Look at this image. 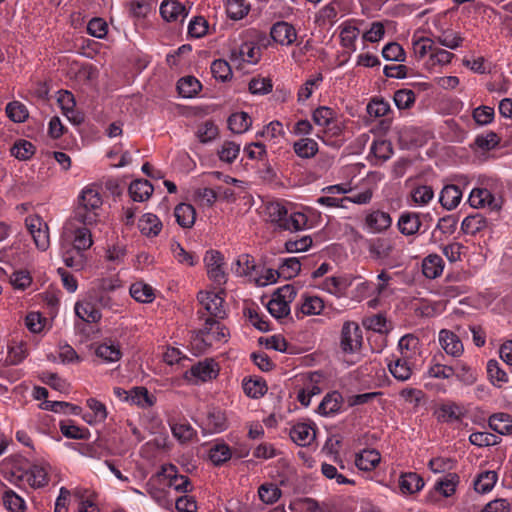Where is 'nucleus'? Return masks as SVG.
Returning a JSON list of instances; mask_svg holds the SVG:
<instances>
[{
    "label": "nucleus",
    "instance_id": "f704fd0d",
    "mask_svg": "<svg viewBox=\"0 0 512 512\" xmlns=\"http://www.w3.org/2000/svg\"><path fill=\"white\" fill-rule=\"evenodd\" d=\"M139 229L143 235L157 236L161 229L162 223L160 219L152 213H146L139 219Z\"/></svg>",
    "mask_w": 512,
    "mask_h": 512
},
{
    "label": "nucleus",
    "instance_id": "aec40b11",
    "mask_svg": "<svg viewBox=\"0 0 512 512\" xmlns=\"http://www.w3.org/2000/svg\"><path fill=\"white\" fill-rule=\"evenodd\" d=\"M395 249V243L390 238H375L368 246L369 254L376 260L388 259Z\"/></svg>",
    "mask_w": 512,
    "mask_h": 512
},
{
    "label": "nucleus",
    "instance_id": "7c9ffc66",
    "mask_svg": "<svg viewBox=\"0 0 512 512\" xmlns=\"http://www.w3.org/2000/svg\"><path fill=\"white\" fill-rule=\"evenodd\" d=\"M424 487L423 479L414 472L404 473L399 479V488L403 494L419 492Z\"/></svg>",
    "mask_w": 512,
    "mask_h": 512
},
{
    "label": "nucleus",
    "instance_id": "cd10ccee",
    "mask_svg": "<svg viewBox=\"0 0 512 512\" xmlns=\"http://www.w3.org/2000/svg\"><path fill=\"white\" fill-rule=\"evenodd\" d=\"M462 199V191L457 185H446L441 193L439 201L441 205L447 209L452 210L458 206Z\"/></svg>",
    "mask_w": 512,
    "mask_h": 512
},
{
    "label": "nucleus",
    "instance_id": "7ed1b4c3",
    "mask_svg": "<svg viewBox=\"0 0 512 512\" xmlns=\"http://www.w3.org/2000/svg\"><path fill=\"white\" fill-rule=\"evenodd\" d=\"M50 470L51 467L48 463H34L21 473H19V470L11 472L9 480L15 485H19L26 480L32 488L39 489L48 485Z\"/></svg>",
    "mask_w": 512,
    "mask_h": 512
},
{
    "label": "nucleus",
    "instance_id": "09e8293b",
    "mask_svg": "<svg viewBox=\"0 0 512 512\" xmlns=\"http://www.w3.org/2000/svg\"><path fill=\"white\" fill-rule=\"evenodd\" d=\"M35 146L27 140H18L11 147V155L21 161L29 160L35 154Z\"/></svg>",
    "mask_w": 512,
    "mask_h": 512
},
{
    "label": "nucleus",
    "instance_id": "423d86ee",
    "mask_svg": "<svg viewBox=\"0 0 512 512\" xmlns=\"http://www.w3.org/2000/svg\"><path fill=\"white\" fill-rule=\"evenodd\" d=\"M88 225L82 227H72L71 224L64 228V239L72 244V248L80 251L89 249L93 244V239Z\"/></svg>",
    "mask_w": 512,
    "mask_h": 512
},
{
    "label": "nucleus",
    "instance_id": "a878e982",
    "mask_svg": "<svg viewBox=\"0 0 512 512\" xmlns=\"http://www.w3.org/2000/svg\"><path fill=\"white\" fill-rule=\"evenodd\" d=\"M165 476L169 479V485L179 492H188L191 489V483L187 476L179 475L177 467L170 464L163 468Z\"/></svg>",
    "mask_w": 512,
    "mask_h": 512
},
{
    "label": "nucleus",
    "instance_id": "49530a36",
    "mask_svg": "<svg viewBox=\"0 0 512 512\" xmlns=\"http://www.w3.org/2000/svg\"><path fill=\"white\" fill-rule=\"evenodd\" d=\"M497 479L498 477L495 471H484L480 473L475 479L474 488L478 493H488L495 486Z\"/></svg>",
    "mask_w": 512,
    "mask_h": 512
},
{
    "label": "nucleus",
    "instance_id": "0eeeda50",
    "mask_svg": "<svg viewBox=\"0 0 512 512\" xmlns=\"http://www.w3.org/2000/svg\"><path fill=\"white\" fill-rule=\"evenodd\" d=\"M200 304L212 316L211 318L223 319L226 315L223 303V291H200L197 296Z\"/></svg>",
    "mask_w": 512,
    "mask_h": 512
},
{
    "label": "nucleus",
    "instance_id": "37998d69",
    "mask_svg": "<svg viewBox=\"0 0 512 512\" xmlns=\"http://www.w3.org/2000/svg\"><path fill=\"white\" fill-rule=\"evenodd\" d=\"M459 483V476L456 473H448L435 483V490L444 497L452 496Z\"/></svg>",
    "mask_w": 512,
    "mask_h": 512
},
{
    "label": "nucleus",
    "instance_id": "473e14b6",
    "mask_svg": "<svg viewBox=\"0 0 512 512\" xmlns=\"http://www.w3.org/2000/svg\"><path fill=\"white\" fill-rule=\"evenodd\" d=\"M370 153L375 159L374 164H381L391 158L393 154L392 143L384 139L375 140L370 147Z\"/></svg>",
    "mask_w": 512,
    "mask_h": 512
},
{
    "label": "nucleus",
    "instance_id": "f8f14e48",
    "mask_svg": "<svg viewBox=\"0 0 512 512\" xmlns=\"http://www.w3.org/2000/svg\"><path fill=\"white\" fill-rule=\"evenodd\" d=\"M189 10L177 0H165L160 5V14L167 22H183Z\"/></svg>",
    "mask_w": 512,
    "mask_h": 512
},
{
    "label": "nucleus",
    "instance_id": "338daca9",
    "mask_svg": "<svg viewBox=\"0 0 512 512\" xmlns=\"http://www.w3.org/2000/svg\"><path fill=\"white\" fill-rule=\"evenodd\" d=\"M267 309L269 313L277 318H285L290 313V306L288 303L285 302V300H280L279 298L272 297V299L267 304Z\"/></svg>",
    "mask_w": 512,
    "mask_h": 512
},
{
    "label": "nucleus",
    "instance_id": "de8ad7c7",
    "mask_svg": "<svg viewBox=\"0 0 512 512\" xmlns=\"http://www.w3.org/2000/svg\"><path fill=\"white\" fill-rule=\"evenodd\" d=\"M343 11L340 0H332L330 3L321 8L318 13V19L331 24L335 23L339 14Z\"/></svg>",
    "mask_w": 512,
    "mask_h": 512
},
{
    "label": "nucleus",
    "instance_id": "8fccbe9b",
    "mask_svg": "<svg viewBox=\"0 0 512 512\" xmlns=\"http://www.w3.org/2000/svg\"><path fill=\"white\" fill-rule=\"evenodd\" d=\"M179 94L184 98L195 96L201 89V83L193 76L181 78L177 83Z\"/></svg>",
    "mask_w": 512,
    "mask_h": 512
},
{
    "label": "nucleus",
    "instance_id": "393cba45",
    "mask_svg": "<svg viewBox=\"0 0 512 512\" xmlns=\"http://www.w3.org/2000/svg\"><path fill=\"white\" fill-rule=\"evenodd\" d=\"M341 45L352 51L356 50V40L359 35V29L354 25V20H347L340 25Z\"/></svg>",
    "mask_w": 512,
    "mask_h": 512
},
{
    "label": "nucleus",
    "instance_id": "f257e3e1",
    "mask_svg": "<svg viewBox=\"0 0 512 512\" xmlns=\"http://www.w3.org/2000/svg\"><path fill=\"white\" fill-rule=\"evenodd\" d=\"M103 200L100 187L95 184L85 186L78 196L75 219L83 225H93L99 220Z\"/></svg>",
    "mask_w": 512,
    "mask_h": 512
},
{
    "label": "nucleus",
    "instance_id": "ddd939ff",
    "mask_svg": "<svg viewBox=\"0 0 512 512\" xmlns=\"http://www.w3.org/2000/svg\"><path fill=\"white\" fill-rule=\"evenodd\" d=\"M439 343L446 354L460 357L464 352L463 343L453 331L442 329L439 332Z\"/></svg>",
    "mask_w": 512,
    "mask_h": 512
},
{
    "label": "nucleus",
    "instance_id": "f03ea898",
    "mask_svg": "<svg viewBox=\"0 0 512 512\" xmlns=\"http://www.w3.org/2000/svg\"><path fill=\"white\" fill-rule=\"evenodd\" d=\"M268 220L278 228L288 231H299L306 227L307 216L300 212L288 214L285 206L279 202H271L266 205Z\"/></svg>",
    "mask_w": 512,
    "mask_h": 512
},
{
    "label": "nucleus",
    "instance_id": "6ab92c4d",
    "mask_svg": "<svg viewBox=\"0 0 512 512\" xmlns=\"http://www.w3.org/2000/svg\"><path fill=\"white\" fill-rule=\"evenodd\" d=\"M271 38L281 45H291L297 37L295 28L287 22L275 23L270 31Z\"/></svg>",
    "mask_w": 512,
    "mask_h": 512
},
{
    "label": "nucleus",
    "instance_id": "603ef678",
    "mask_svg": "<svg viewBox=\"0 0 512 512\" xmlns=\"http://www.w3.org/2000/svg\"><path fill=\"white\" fill-rule=\"evenodd\" d=\"M487 375L493 385L501 387L508 382L507 373L500 367L497 360L491 359L487 362Z\"/></svg>",
    "mask_w": 512,
    "mask_h": 512
},
{
    "label": "nucleus",
    "instance_id": "3c124183",
    "mask_svg": "<svg viewBox=\"0 0 512 512\" xmlns=\"http://www.w3.org/2000/svg\"><path fill=\"white\" fill-rule=\"evenodd\" d=\"M250 10V5L246 0H226V12L230 19L240 20L244 18Z\"/></svg>",
    "mask_w": 512,
    "mask_h": 512
},
{
    "label": "nucleus",
    "instance_id": "6e6552de",
    "mask_svg": "<svg viewBox=\"0 0 512 512\" xmlns=\"http://www.w3.org/2000/svg\"><path fill=\"white\" fill-rule=\"evenodd\" d=\"M219 368L212 359H206L193 365L189 371L185 373V378L197 383L207 382L218 376Z\"/></svg>",
    "mask_w": 512,
    "mask_h": 512
},
{
    "label": "nucleus",
    "instance_id": "72a5a7b5",
    "mask_svg": "<svg viewBox=\"0 0 512 512\" xmlns=\"http://www.w3.org/2000/svg\"><path fill=\"white\" fill-rule=\"evenodd\" d=\"M342 396L339 392L328 393L318 406L321 415L328 416L338 412L342 406Z\"/></svg>",
    "mask_w": 512,
    "mask_h": 512
},
{
    "label": "nucleus",
    "instance_id": "0e129e2a",
    "mask_svg": "<svg viewBox=\"0 0 512 512\" xmlns=\"http://www.w3.org/2000/svg\"><path fill=\"white\" fill-rule=\"evenodd\" d=\"M191 346L197 353H204L209 347L212 346L211 332L206 331L204 328L203 330L196 333L191 338Z\"/></svg>",
    "mask_w": 512,
    "mask_h": 512
},
{
    "label": "nucleus",
    "instance_id": "b1692460",
    "mask_svg": "<svg viewBox=\"0 0 512 512\" xmlns=\"http://www.w3.org/2000/svg\"><path fill=\"white\" fill-rule=\"evenodd\" d=\"M169 425L172 435L181 444L189 443L197 437V431L185 419L179 421L172 420L169 422Z\"/></svg>",
    "mask_w": 512,
    "mask_h": 512
},
{
    "label": "nucleus",
    "instance_id": "c9c22d12",
    "mask_svg": "<svg viewBox=\"0 0 512 512\" xmlns=\"http://www.w3.org/2000/svg\"><path fill=\"white\" fill-rule=\"evenodd\" d=\"M95 354L105 363H113L120 360L122 352L120 346L112 342H103L96 348Z\"/></svg>",
    "mask_w": 512,
    "mask_h": 512
},
{
    "label": "nucleus",
    "instance_id": "20e7f679",
    "mask_svg": "<svg viewBox=\"0 0 512 512\" xmlns=\"http://www.w3.org/2000/svg\"><path fill=\"white\" fill-rule=\"evenodd\" d=\"M25 225L31 234L36 247L46 251L50 246L49 227L39 215H29L25 218Z\"/></svg>",
    "mask_w": 512,
    "mask_h": 512
},
{
    "label": "nucleus",
    "instance_id": "c85d7f7f",
    "mask_svg": "<svg viewBox=\"0 0 512 512\" xmlns=\"http://www.w3.org/2000/svg\"><path fill=\"white\" fill-rule=\"evenodd\" d=\"M176 222L182 228H191L196 219V211L191 204L180 203L174 209Z\"/></svg>",
    "mask_w": 512,
    "mask_h": 512
},
{
    "label": "nucleus",
    "instance_id": "a18cd8bd",
    "mask_svg": "<svg viewBox=\"0 0 512 512\" xmlns=\"http://www.w3.org/2000/svg\"><path fill=\"white\" fill-rule=\"evenodd\" d=\"M5 112L7 117L15 123H23L29 117V111L26 105L16 100L6 105Z\"/></svg>",
    "mask_w": 512,
    "mask_h": 512
},
{
    "label": "nucleus",
    "instance_id": "412c9836",
    "mask_svg": "<svg viewBox=\"0 0 512 512\" xmlns=\"http://www.w3.org/2000/svg\"><path fill=\"white\" fill-rule=\"evenodd\" d=\"M420 214L416 212H403L401 213L397 227L401 234L404 236H412L419 232L422 222Z\"/></svg>",
    "mask_w": 512,
    "mask_h": 512
},
{
    "label": "nucleus",
    "instance_id": "c03bdc74",
    "mask_svg": "<svg viewBox=\"0 0 512 512\" xmlns=\"http://www.w3.org/2000/svg\"><path fill=\"white\" fill-rule=\"evenodd\" d=\"M232 457L230 447L224 443H216L209 449V458L216 466H221Z\"/></svg>",
    "mask_w": 512,
    "mask_h": 512
},
{
    "label": "nucleus",
    "instance_id": "69168bd1",
    "mask_svg": "<svg viewBox=\"0 0 512 512\" xmlns=\"http://www.w3.org/2000/svg\"><path fill=\"white\" fill-rule=\"evenodd\" d=\"M321 288L335 296L340 297L343 295L346 288L345 281L336 276L327 277L321 284Z\"/></svg>",
    "mask_w": 512,
    "mask_h": 512
},
{
    "label": "nucleus",
    "instance_id": "f3484780",
    "mask_svg": "<svg viewBox=\"0 0 512 512\" xmlns=\"http://www.w3.org/2000/svg\"><path fill=\"white\" fill-rule=\"evenodd\" d=\"M393 359L388 363V369L392 376L398 381H407L410 379L415 362L406 360L400 356H392Z\"/></svg>",
    "mask_w": 512,
    "mask_h": 512
},
{
    "label": "nucleus",
    "instance_id": "bb28decb",
    "mask_svg": "<svg viewBox=\"0 0 512 512\" xmlns=\"http://www.w3.org/2000/svg\"><path fill=\"white\" fill-rule=\"evenodd\" d=\"M444 265L438 254H429L422 261V272L425 277L435 279L443 273Z\"/></svg>",
    "mask_w": 512,
    "mask_h": 512
},
{
    "label": "nucleus",
    "instance_id": "4468645a",
    "mask_svg": "<svg viewBox=\"0 0 512 512\" xmlns=\"http://www.w3.org/2000/svg\"><path fill=\"white\" fill-rule=\"evenodd\" d=\"M74 310L77 317L89 324L98 323L102 318L101 311L90 299L77 301Z\"/></svg>",
    "mask_w": 512,
    "mask_h": 512
},
{
    "label": "nucleus",
    "instance_id": "a19ab883",
    "mask_svg": "<svg viewBox=\"0 0 512 512\" xmlns=\"http://www.w3.org/2000/svg\"><path fill=\"white\" fill-rule=\"evenodd\" d=\"M295 154L304 159L314 157L318 152V144L314 139L301 138L293 145Z\"/></svg>",
    "mask_w": 512,
    "mask_h": 512
},
{
    "label": "nucleus",
    "instance_id": "2eb2a0df",
    "mask_svg": "<svg viewBox=\"0 0 512 512\" xmlns=\"http://www.w3.org/2000/svg\"><path fill=\"white\" fill-rule=\"evenodd\" d=\"M261 58V49L256 46L253 42L243 43L238 50H234L231 53L230 59L234 63L240 61L256 64Z\"/></svg>",
    "mask_w": 512,
    "mask_h": 512
},
{
    "label": "nucleus",
    "instance_id": "6e6d98bb",
    "mask_svg": "<svg viewBox=\"0 0 512 512\" xmlns=\"http://www.w3.org/2000/svg\"><path fill=\"white\" fill-rule=\"evenodd\" d=\"M301 263L298 258L291 257L285 259L277 270V275L284 279H291L299 274Z\"/></svg>",
    "mask_w": 512,
    "mask_h": 512
},
{
    "label": "nucleus",
    "instance_id": "58836bf2",
    "mask_svg": "<svg viewBox=\"0 0 512 512\" xmlns=\"http://www.w3.org/2000/svg\"><path fill=\"white\" fill-rule=\"evenodd\" d=\"M241 145L235 141L225 140L218 148L217 155L220 161L231 164L240 154Z\"/></svg>",
    "mask_w": 512,
    "mask_h": 512
},
{
    "label": "nucleus",
    "instance_id": "dca6fc26",
    "mask_svg": "<svg viewBox=\"0 0 512 512\" xmlns=\"http://www.w3.org/2000/svg\"><path fill=\"white\" fill-rule=\"evenodd\" d=\"M435 416L439 422L453 423L460 421L465 416V410L455 402H447L438 407Z\"/></svg>",
    "mask_w": 512,
    "mask_h": 512
},
{
    "label": "nucleus",
    "instance_id": "5701e85b",
    "mask_svg": "<svg viewBox=\"0 0 512 512\" xmlns=\"http://www.w3.org/2000/svg\"><path fill=\"white\" fill-rule=\"evenodd\" d=\"M324 309V301L318 296H302V302L295 311L297 319L305 316L319 315Z\"/></svg>",
    "mask_w": 512,
    "mask_h": 512
},
{
    "label": "nucleus",
    "instance_id": "4be33fe9",
    "mask_svg": "<svg viewBox=\"0 0 512 512\" xmlns=\"http://www.w3.org/2000/svg\"><path fill=\"white\" fill-rule=\"evenodd\" d=\"M315 429L306 423H297L290 429V438L298 446H309L315 440Z\"/></svg>",
    "mask_w": 512,
    "mask_h": 512
},
{
    "label": "nucleus",
    "instance_id": "4c0bfd02",
    "mask_svg": "<svg viewBox=\"0 0 512 512\" xmlns=\"http://www.w3.org/2000/svg\"><path fill=\"white\" fill-rule=\"evenodd\" d=\"M129 292L131 297L140 303H151L155 298L154 289L142 281L133 283Z\"/></svg>",
    "mask_w": 512,
    "mask_h": 512
},
{
    "label": "nucleus",
    "instance_id": "c756f323",
    "mask_svg": "<svg viewBox=\"0 0 512 512\" xmlns=\"http://www.w3.org/2000/svg\"><path fill=\"white\" fill-rule=\"evenodd\" d=\"M153 186L148 180H135L129 186V195L133 201L144 202L148 200L153 193Z\"/></svg>",
    "mask_w": 512,
    "mask_h": 512
},
{
    "label": "nucleus",
    "instance_id": "864d4df0",
    "mask_svg": "<svg viewBox=\"0 0 512 512\" xmlns=\"http://www.w3.org/2000/svg\"><path fill=\"white\" fill-rule=\"evenodd\" d=\"M433 40H435V45H441L448 49L454 50L460 47L463 43V38L457 32L452 30H446L440 35L436 36Z\"/></svg>",
    "mask_w": 512,
    "mask_h": 512
},
{
    "label": "nucleus",
    "instance_id": "5fc2aeb1",
    "mask_svg": "<svg viewBox=\"0 0 512 512\" xmlns=\"http://www.w3.org/2000/svg\"><path fill=\"white\" fill-rule=\"evenodd\" d=\"M244 393L250 398H259L267 392V385L260 379H243Z\"/></svg>",
    "mask_w": 512,
    "mask_h": 512
},
{
    "label": "nucleus",
    "instance_id": "9d476101",
    "mask_svg": "<svg viewBox=\"0 0 512 512\" xmlns=\"http://www.w3.org/2000/svg\"><path fill=\"white\" fill-rule=\"evenodd\" d=\"M204 261L209 278L219 286L225 284L227 277L223 269V257L221 253L215 250L207 251Z\"/></svg>",
    "mask_w": 512,
    "mask_h": 512
},
{
    "label": "nucleus",
    "instance_id": "4d7b16f0",
    "mask_svg": "<svg viewBox=\"0 0 512 512\" xmlns=\"http://www.w3.org/2000/svg\"><path fill=\"white\" fill-rule=\"evenodd\" d=\"M171 251L173 253L174 258L180 264L186 266H194L198 262L197 256L192 252L186 251L183 248V246L178 242H173L171 244Z\"/></svg>",
    "mask_w": 512,
    "mask_h": 512
},
{
    "label": "nucleus",
    "instance_id": "774afa93",
    "mask_svg": "<svg viewBox=\"0 0 512 512\" xmlns=\"http://www.w3.org/2000/svg\"><path fill=\"white\" fill-rule=\"evenodd\" d=\"M3 503L11 512H24L25 510V501L13 490L5 491Z\"/></svg>",
    "mask_w": 512,
    "mask_h": 512
},
{
    "label": "nucleus",
    "instance_id": "13d9d810",
    "mask_svg": "<svg viewBox=\"0 0 512 512\" xmlns=\"http://www.w3.org/2000/svg\"><path fill=\"white\" fill-rule=\"evenodd\" d=\"M62 258L67 267L73 268L77 271L81 270L85 265L83 252L75 248H70L63 252Z\"/></svg>",
    "mask_w": 512,
    "mask_h": 512
},
{
    "label": "nucleus",
    "instance_id": "bf43d9fd",
    "mask_svg": "<svg viewBox=\"0 0 512 512\" xmlns=\"http://www.w3.org/2000/svg\"><path fill=\"white\" fill-rule=\"evenodd\" d=\"M234 273L238 276H249L255 269V261L249 254H242L238 256L235 261V267L232 268Z\"/></svg>",
    "mask_w": 512,
    "mask_h": 512
},
{
    "label": "nucleus",
    "instance_id": "39448f33",
    "mask_svg": "<svg viewBox=\"0 0 512 512\" xmlns=\"http://www.w3.org/2000/svg\"><path fill=\"white\" fill-rule=\"evenodd\" d=\"M363 343L362 330L356 322L346 321L341 330L340 346L344 353H355Z\"/></svg>",
    "mask_w": 512,
    "mask_h": 512
},
{
    "label": "nucleus",
    "instance_id": "9b49d317",
    "mask_svg": "<svg viewBox=\"0 0 512 512\" xmlns=\"http://www.w3.org/2000/svg\"><path fill=\"white\" fill-rule=\"evenodd\" d=\"M399 356L416 362L421 355V343L417 336L406 334L398 342Z\"/></svg>",
    "mask_w": 512,
    "mask_h": 512
},
{
    "label": "nucleus",
    "instance_id": "e2e57ef3",
    "mask_svg": "<svg viewBox=\"0 0 512 512\" xmlns=\"http://www.w3.org/2000/svg\"><path fill=\"white\" fill-rule=\"evenodd\" d=\"M393 99L398 109H409L414 105L416 95L410 89H400L394 93Z\"/></svg>",
    "mask_w": 512,
    "mask_h": 512
},
{
    "label": "nucleus",
    "instance_id": "1a4fd4ad",
    "mask_svg": "<svg viewBox=\"0 0 512 512\" xmlns=\"http://www.w3.org/2000/svg\"><path fill=\"white\" fill-rule=\"evenodd\" d=\"M392 225V218L388 212L380 209L368 210L364 217V228L372 234L385 232Z\"/></svg>",
    "mask_w": 512,
    "mask_h": 512
},
{
    "label": "nucleus",
    "instance_id": "79ce46f5",
    "mask_svg": "<svg viewBox=\"0 0 512 512\" xmlns=\"http://www.w3.org/2000/svg\"><path fill=\"white\" fill-rule=\"evenodd\" d=\"M227 122L229 129L236 134L246 132L252 124L251 117L246 112H237L232 114L228 118Z\"/></svg>",
    "mask_w": 512,
    "mask_h": 512
},
{
    "label": "nucleus",
    "instance_id": "a211bd4d",
    "mask_svg": "<svg viewBox=\"0 0 512 512\" xmlns=\"http://www.w3.org/2000/svg\"><path fill=\"white\" fill-rule=\"evenodd\" d=\"M468 201L474 208L489 207L495 210L500 207L493 194L486 188H474L470 192Z\"/></svg>",
    "mask_w": 512,
    "mask_h": 512
},
{
    "label": "nucleus",
    "instance_id": "680f3d73",
    "mask_svg": "<svg viewBox=\"0 0 512 512\" xmlns=\"http://www.w3.org/2000/svg\"><path fill=\"white\" fill-rule=\"evenodd\" d=\"M219 130L213 121H206L201 124L196 132V136L201 143H208L216 139Z\"/></svg>",
    "mask_w": 512,
    "mask_h": 512
},
{
    "label": "nucleus",
    "instance_id": "e433bc0d",
    "mask_svg": "<svg viewBox=\"0 0 512 512\" xmlns=\"http://www.w3.org/2000/svg\"><path fill=\"white\" fill-rule=\"evenodd\" d=\"M489 426L501 435L512 433V416L507 413H496L489 418Z\"/></svg>",
    "mask_w": 512,
    "mask_h": 512
},
{
    "label": "nucleus",
    "instance_id": "ea45409f",
    "mask_svg": "<svg viewBox=\"0 0 512 512\" xmlns=\"http://www.w3.org/2000/svg\"><path fill=\"white\" fill-rule=\"evenodd\" d=\"M486 227L487 220L480 213L465 217L461 224L462 231L469 235H475Z\"/></svg>",
    "mask_w": 512,
    "mask_h": 512
},
{
    "label": "nucleus",
    "instance_id": "2f4dec72",
    "mask_svg": "<svg viewBox=\"0 0 512 512\" xmlns=\"http://www.w3.org/2000/svg\"><path fill=\"white\" fill-rule=\"evenodd\" d=\"M381 460L380 453L374 449H365L356 455L355 464L363 471L373 470Z\"/></svg>",
    "mask_w": 512,
    "mask_h": 512
},
{
    "label": "nucleus",
    "instance_id": "052dcab7",
    "mask_svg": "<svg viewBox=\"0 0 512 512\" xmlns=\"http://www.w3.org/2000/svg\"><path fill=\"white\" fill-rule=\"evenodd\" d=\"M258 495L264 503L273 504L280 498L281 490L273 483H265L259 487Z\"/></svg>",
    "mask_w": 512,
    "mask_h": 512
}]
</instances>
